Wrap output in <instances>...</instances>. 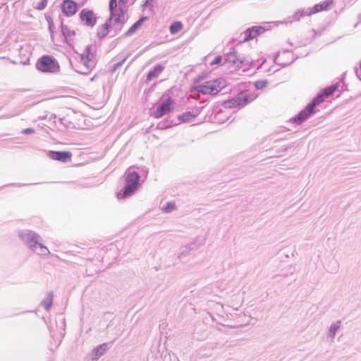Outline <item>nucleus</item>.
Returning <instances> with one entry per match:
<instances>
[{"label":"nucleus","mask_w":361,"mask_h":361,"mask_svg":"<svg viewBox=\"0 0 361 361\" xmlns=\"http://www.w3.org/2000/svg\"><path fill=\"white\" fill-rule=\"evenodd\" d=\"M140 180V176L136 172H129L126 177V185L123 192L118 194V199H124L131 196L137 190Z\"/></svg>","instance_id":"obj_1"},{"label":"nucleus","mask_w":361,"mask_h":361,"mask_svg":"<svg viewBox=\"0 0 361 361\" xmlns=\"http://www.w3.org/2000/svg\"><path fill=\"white\" fill-rule=\"evenodd\" d=\"M225 84L221 79L207 81L193 87V89L204 94H216Z\"/></svg>","instance_id":"obj_2"},{"label":"nucleus","mask_w":361,"mask_h":361,"mask_svg":"<svg viewBox=\"0 0 361 361\" xmlns=\"http://www.w3.org/2000/svg\"><path fill=\"white\" fill-rule=\"evenodd\" d=\"M127 0H110L109 1V20L115 23H121L124 20V11L123 6Z\"/></svg>","instance_id":"obj_3"},{"label":"nucleus","mask_w":361,"mask_h":361,"mask_svg":"<svg viewBox=\"0 0 361 361\" xmlns=\"http://www.w3.org/2000/svg\"><path fill=\"white\" fill-rule=\"evenodd\" d=\"M37 68L45 73H55L59 70V66L55 59L50 56H43L36 63Z\"/></svg>","instance_id":"obj_4"},{"label":"nucleus","mask_w":361,"mask_h":361,"mask_svg":"<svg viewBox=\"0 0 361 361\" xmlns=\"http://www.w3.org/2000/svg\"><path fill=\"white\" fill-rule=\"evenodd\" d=\"M174 100L169 97L162 102L153 112L152 116L155 118H160L164 115L169 114L173 109Z\"/></svg>","instance_id":"obj_5"},{"label":"nucleus","mask_w":361,"mask_h":361,"mask_svg":"<svg viewBox=\"0 0 361 361\" xmlns=\"http://www.w3.org/2000/svg\"><path fill=\"white\" fill-rule=\"evenodd\" d=\"M81 21L88 27H94L97 21V17L92 10L84 8L80 13Z\"/></svg>","instance_id":"obj_6"},{"label":"nucleus","mask_w":361,"mask_h":361,"mask_svg":"<svg viewBox=\"0 0 361 361\" xmlns=\"http://www.w3.org/2000/svg\"><path fill=\"white\" fill-rule=\"evenodd\" d=\"M248 102L246 95L242 92L237 97L231 99L226 100L224 102L225 108L233 109L239 106H244Z\"/></svg>","instance_id":"obj_7"},{"label":"nucleus","mask_w":361,"mask_h":361,"mask_svg":"<svg viewBox=\"0 0 361 361\" xmlns=\"http://www.w3.org/2000/svg\"><path fill=\"white\" fill-rule=\"evenodd\" d=\"M61 10L65 16H72L78 11V4L73 0H64L61 4Z\"/></svg>","instance_id":"obj_8"},{"label":"nucleus","mask_w":361,"mask_h":361,"mask_svg":"<svg viewBox=\"0 0 361 361\" xmlns=\"http://www.w3.org/2000/svg\"><path fill=\"white\" fill-rule=\"evenodd\" d=\"M334 2L332 0L325 1L321 4L314 5L312 8H310L307 16H312L317 13L328 11L333 5Z\"/></svg>","instance_id":"obj_9"},{"label":"nucleus","mask_w":361,"mask_h":361,"mask_svg":"<svg viewBox=\"0 0 361 361\" xmlns=\"http://www.w3.org/2000/svg\"><path fill=\"white\" fill-rule=\"evenodd\" d=\"M264 28L261 26H254L249 28L245 32V37L243 42H247L257 37L259 35L264 32Z\"/></svg>","instance_id":"obj_10"},{"label":"nucleus","mask_w":361,"mask_h":361,"mask_svg":"<svg viewBox=\"0 0 361 361\" xmlns=\"http://www.w3.org/2000/svg\"><path fill=\"white\" fill-rule=\"evenodd\" d=\"M49 156L52 159L61 161L63 162H66L71 159L72 153L71 152H68V151L67 152L51 151L49 153Z\"/></svg>","instance_id":"obj_11"},{"label":"nucleus","mask_w":361,"mask_h":361,"mask_svg":"<svg viewBox=\"0 0 361 361\" xmlns=\"http://www.w3.org/2000/svg\"><path fill=\"white\" fill-rule=\"evenodd\" d=\"M337 90L336 85H331L325 88L322 93L319 94L317 97H315L312 101L315 102L316 104L318 105L321 102H322L326 98L329 97Z\"/></svg>","instance_id":"obj_12"},{"label":"nucleus","mask_w":361,"mask_h":361,"mask_svg":"<svg viewBox=\"0 0 361 361\" xmlns=\"http://www.w3.org/2000/svg\"><path fill=\"white\" fill-rule=\"evenodd\" d=\"M315 102H312L305 107L304 110L300 112V114L297 116V120L302 122L307 119L313 112L314 108L317 106Z\"/></svg>","instance_id":"obj_13"},{"label":"nucleus","mask_w":361,"mask_h":361,"mask_svg":"<svg viewBox=\"0 0 361 361\" xmlns=\"http://www.w3.org/2000/svg\"><path fill=\"white\" fill-rule=\"evenodd\" d=\"M30 248L35 252H36L37 254H38L39 255L46 256L50 253V252L47 247H46L45 246H43L40 243H37V242L33 245H30Z\"/></svg>","instance_id":"obj_14"},{"label":"nucleus","mask_w":361,"mask_h":361,"mask_svg":"<svg viewBox=\"0 0 361 361\" xmlns=\"http://www.w3.org/2000/svg\"><path fill=\"white\" fill-rule=\"evenodd\" d=\"M111 21L109 20V18L108 20L101 26H99L97 29V35L99 37L102 38L106 36L109 32V29L111 27Z\"/></svg>","instance_id":"obj_15"},{"label":"nucleus","mask_w":361,"mask_h":361,"mask_svg":"<svg viewBox=\"0 0 361 361\" xmlns=\"http://www.w3.org/2000/svg\"><path fill=\"white\" fill-rule=\"evenodd\" d=\"M164 70V66L160 64L157 65L152 71H151L147 77V80L150 81L154 78H157L160 73Z\"/></svg>","instance_id":"obj_16"},{"label":"nucleus","mask_w":361,"mask_h":361,"mask_svg":"<svg viewBox=\"0 0 361 361\" xmlns=\"http://www.w3.org/2000/svg\"><path fill=\"white\" fill-rule=\"evenodd\" d=\"M147 20V17H142L139 20H137L135 23H134L126 32L127 36H130L133 35L137 29H139L144 21Z\"/></svg>","instance_id":"obj_17"},{"label":"nucleus","mask_w":361,"mask_h":361,"mask_svg":"<svg viewBox=\"0 0 361 361\" xmlns=\"http://www.w3.org/2000/svg\"><path fill=\"white\" fill-rule=\"evenodd\" d=\"M183 29V24L180 21H175L169 27L171 34L175 35Z\"/></svg>","instance_id":"obj_18"},{"label":"nucleus","mask_w":361,"mask_h":361,"mask_svg":"<svg viewBox=\"0 0 361 361\" xmlns=\"http://www.w3.org/2000/svg\"><path fill=\"white\" fill-rule=\"evenodd\" d=\"M197 113L195 114L192 112H185L178 116V119L182 122H190L192 121L197 116Z\"/></svg>","instance_id":"obj_19"},{"label":"nucleus","mask_w":361,"mask_h":361,"mask_svg":"<svg viewBox=\"0 0 361 361\" xmlns=\"http://www.w3.org/2000/svg\"><path fill=\"white\" fill-rule=\"evenodd\" d=\"M47 0H42L36 6V8L38 10H42L47 6Z\"/></svg>","instance_id":"obj_20"},{"label":"nucleus","mask_w":361,"mask_h":361,"mask_svg":"<svg viewBox=\"0 0 361 361\" xmlns=\"http://www.w3.org/2000/svg\"><path fill=\"white\" fill-rule=\"evenodd\" d=\"M176 208L174 203H169L167 206L164 209V212H170Z\"/></svg>","instance_id":"obj_21"},{"label":"nucleus","mask_w":361,"mask_h":361,"mask_svg":"<svg viewBox=\"0 0 361 361\" xmlns=\"http://www.w3.org/2000/svg\"><path fill=\"white\" fill-rule=\"evenodd\" d=\"M221 60H222V57H221V56L219 55V56H216V57L213 61H212L209 63V64H210L211 66L216 65V64H219V63H221Z\"/></svg>","instance_id":"obj_22"},{"label":"nucleus","mask_w":361,"mask_h":361,"mask_svg":"<svg viewBox=\"0 0 361 361\" xmlns=\"http://www.w3.org/2000/svg\"><path fill=\"white\" fill-rule=\"evenodd\" d=\"M35 133V130L32 128H25L23 130V133L25 135L32 134Z\"/></svg>","instance_id":"obj_23"},{"label":"nucleus","mask_w":361,"mask_h":361,"mask_svg":"<svg viewBox=\"0 0 361 361\" xmlns=\"http://www.w3.org/2000/svg\"><path fill=\"white\" fill-rule=\"evenodd\" d=\"M87 58L88 59H91L92 57H93V54L90 52V47H87Z\"/></svg>","instance_id":"obj_24"},{"label":"nucleus","mask_w":361,"mask_h":361,"mask_svg":"<svg viewBox=\"0 0 361 361\" xmlns=\"http://www.w3.org/2000/svg\"><path fill=\"white\" fill-rule=\"evenodd\" d=\"M305 13H303V11H298L295 13V18H297V19L299 20L300 18L303 17Z\"/></svg>","instance_id":"obj_25"},{"label":"nucleus","mask_w":361,"mask_h":361,"mask_svg":"<svg viewBox=\"0 0 361 361\" xmlns=\"http://www.w3.org/2000/svg\"><path fill=\"white\" fill-rule=\"evenodd\" d=\"M260 83H261L260 82H257L256 86L258 87H259V84H260Z\"/></svg>","instance_id":"obj_26"}]
</instances>
